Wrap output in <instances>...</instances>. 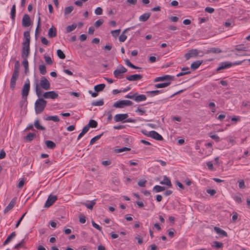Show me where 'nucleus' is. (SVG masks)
<instances>
[{
  "label": "nucleus",
  "instance_id": "obj_10",
  "mask_svg": "<svg viewBox=\"0 0 250 250\" xmlns=\"http://www.w3.org/2000/svg\"><path fill=\"white\" fill-rule=\"evenodd\" d=\"M232 66L231 62H224L220 63L217 68V71L227 69Z\"/></svg>",
  "mask_w": 250,
  "mask_h": 250
},
{
  "label": "nucleus",
  "instance_id": "obj_38",
  "mask_svg": "<svg viewBox=\"0 0 250 250\" xmlns=\"http://www.w3.org/2000/svg\"><path fill=\"white\" fill-rule=\"evenodd\" d=\"M162 90H155L152 91H146V93L148 94L151 95L152 96H156L158 95L160 93H162Z\"/></svg>",
  "mask_w": 250,
  "mask_h": 250
},
{
  "label": "nucleus",
  "instance_id": "obj_7",
  "mask_svg": "<svg viewBox=\"0 0 250 250\" xmlns=\"http://www.w3.org/2000/svg\"><path fill=\"white\" fill-rule=\"evenodd\" d=\"M57 199L56 195H49L44 204V207L46 208L50 207L56 201Z\"/></svg>",
  "mask_w": 250,
  "mask_h": 250
},
{
  "label": "nucleus",
  "instance_id": "obj_2",
  "mask_svg": "<svg viewBox=\"0 0 250 250\" xmlns=\"http://www.w3.org/2000/svg\"><path fill=\"white\" fill-rule=\"evenodd\" d=\"M47 102L42 98L39 97L35 103V111L36 114L41 113L44 110Z\"/></svg>",
  "mask_w": 250,
  "mask_h": 250
},
{
  "label": "nucleus",
  "instance_id": "obj_11",
  "mask_svg": "<svg viewBox=\"0 0 250 250\" xmlns=\"http://www.w3.org/2000/svg\"><path fill=\"white\" fill-rule=\"evenodd\" d=\"M198 55V52L197 49H192L189 50L187 53L185 55V57L186 60H189L190 58L197 56Z\"/></svg>",
  "mask_w": 250,
  "mask_h": 250
},
{
  "label": "nucleus",
  "instance_id": "obj_29",
  "mask_svg": "<svg viewBox=\"0 0 250 250\" xmlns=\"http://www.w3.org/2000/svg\"><path fill=\"white\" fill-rule=\"evenodd\" d=\"M45 145L47 148L53 149L56 147V144L52 141L47 140L45 141Z\"/></svg>",
  "mask_w": 250,
  "mask_h": 250
},
{
  "label": "nucleus",
  "instance_id": "obj_47",
  "mask_svg": "<svg viewBox=\"0 0 250 250\" xmlns=\"http://www.w3.org/2000/svg\"><path fill=\"white\" fill-rule=\"evenodd\" d=\"M24 239H22L20 243L14 246V249L19 250L21 248H23L24 246Z\"/></svg>",
  "mask_w": 250,
  "mask_h": 250
},
{
  "label": "nucleus",
  "instance_id": "obj_62",
  "mask_svg": "<svg viewBox=\"0 0 250 250\" xmlns=\"http://www.w3.org/2000/svg\"><path fill=\"white\" fill-rule=\"evenodd\" d=\"M206 164H207V166L208 168L210 170H213V166L212 162L211 161H208V162H207Z\"/></svg>",
  "mask_w": 250,
  "mask_h": 250
},
{
  "label": "nucleus",
  "instance_id": "obj_43",
  "mask_svg": "<svg viewBox=\"0 0 250 250\" xmlns=\"http://www.w3.org/2000/svg\"><path fill=\"white\" fill-rule=\"evenodd\" d=\"M10 14L11 16V19L13 20H15V15H16V6L15 5H13L11 9Z\"/></svg>",
  "mask_w": 250,
  "mask_h": 250
},
{
  "label": "nucleus",
  "instance_id": "obj_34",
  "mask_svg": "<svg viewBox=\"0 0 250 250\" xmlns=\"http://www.w3.org/2000/svg\"><path fill=\"white\" fill-rule=\"evenodd\" d=\"M20 63L18 61H17L14 65V70L13 73V74L19 75Z\"/></svg>",
  "mask_w": 250,
  "mask_h": 250
},
{
  "label": "nucleus",
  "instance_id": "obj_57",
  "mask_svg": "<svg viewBox=\"0 0 250 250\" xmlns=\"http://www.w3.org/2000/svg\"><path fill=\"white\" fill-rule=\"evenodd\" d=\"M95 14L97 15H101L103 14V9L102 8L98 7L95 10Z\"/></svg>",
  "mask_w": 250,
  "mask_h": 250
},
{
  "label": "nucleus",
  "instance_id": "obj_21",
  "mask_svg": "<svg viewBox=\"0 0 250 250\" xmlns=\"http://www.w3.org/2000/svg\"><path fill=\"white\" fill-rule=\"evenodd\" d=\"M191 73L188 67H183L181 69V71L176 75L177 77H181L187 74H189Z\"/></svg>",
  "mask_w": 250,
  "mask_h": 250
},
{
  "label": "nucleus",
  "instance_id": "obj_63",
  "mask_svg": "<svg viewBox=\"0 0 250 250\" xmlns=\"http://www.w3.org/2000/svg\"><path fill=\"white\" fill-rule=\"evenodd\" d=\"M124 34H125V33H123V34H122V35H121L120 36V37H119V41H120L121 42H125V41L126 40V38H127L126 36V35H125Z\"/></svg>",
  "mask_w": 250,
  "mask_h": 250
},
{
  "label": "nucleus",
  "instance_id": "obj_20",
  "mask_svg": "<svg viewBox=\"0 0 250 250\" xmlns=\"http://www.w3.org/2000/svg\"><path fill=\"white\" fill-rule=\"evenodd\" d=\"M160 183L162 185H165L168 188H171L172 187V184L170 180L167 176H164L163 180L161 181L160 182Z\"/></svg>",
  "mask_w": 250,
  "mask_h": 250
},
{
  "label": "nucleus",
  "instance_id": "obj_42",
  "mask_svg": "<svg viewBox=\"0 0 250 250\" xmlns=\"http://www.w3.org/2000/svg\"><path fill=\"white\" fill-rule=\"evenodd\" d=\"M102 135H103V133H102L100 135H97V136H95L94 137H93V138H92L90 142V145L94 144L97 141H98V140H99L100 139V138L101 137V136Z\"/></svg>",
  "mask_w": 250,
  "mask_h": 250
},
{
  "label": "nucleus",
  "instance_id": "obj_58",
  "mask_svg": "<svg viewBox=\"0 0 250 250\" xmlns=\"http://www.w3.org/2000/svg\"><path fill=\"white\" fill-rule=\"evenodd\" d=\"M120 32V30L117 29V30L112 31L111 32V33L114 37H117V36H119Z\"/></svg>",
  "mask_w": 250,
  "mask_h": 250
},
{
  "label": "nucleus",
  "instance_id": "obj_60",
  "mask_svg": "<svg viewBox=\"0 0 250 250\" xmlns=\"http://www.w3.org/2000/svg\"><path fill=\"white\" fill-rule=\"evenodd\" d=\"M246 47L242 45H236L235 47V49L238 51H246Z\"/></svg>",
  "mask_w": 250,
  "mask_h": 250
},
{
  "label": "nucleus",
  "instance_id": "obj_25",
  "mask_svg": "<svg viewBox=\"0 0 250 250\" xmlns=\"http://www.w3.org/2000/svg\"><path fill=\"white\" fill-rule=\"evenodd\" d=\"M150 16V13H145L144 14H143L140 16L139 21H146L149 19Z\"/></svg>",
  "mask_w": 250,
  "mask_h": 250
},
{
  "label": "nucleus",
  "instance_id": "obj_17",
  "mask_svg": "<svg viewBox=\"0 0 250 250\" xmlns=\"http://www.w3.org/2000/svg\"><path fill=\"white\" fill-rule=\"evenodd\" d=\"M22 24L24 27H28L30 25V19L29 16L25 14L22 19Z\"/></svg>",
  "mask_w": 250,
  "mask_h": 250
},
{
  "label": "nucleus",
  "instance_id": "obj_32",
  "mask_svg": "<svg viewBox=\"0 0 250 250\" xmlns=\"http://www.w3.org/2000/svg\"><path fill=\"white\" fill-rule=\"evenodd\" d=\"M166 189V188L164 187H162L159 185L155 186L153 188V190L155 192H159L162 191H164Z\"/></svg>",
  "mask_w": 250,
  "mask_h": 250
},
{
  "label": "nucleus",
  "instance_id": "obj_61",
  "mask_svg": "<svg viewBox=\"0 0 250 250\" xmlns=\"http://www.w3.org/2000/svg\"><path fill=\"white\" fill-rule=\"evenodd\" d=\"M92 225L94 228L97 229L99 231L102 230V228L98 224H97L94 221H92Z\"/></svg>",
  "mask_w": 250,
  "mask_h": 250
},
{
  "label": "nucleus",
  "instance_id": "obj_14",
  "mask_svg": "<svg viewBox=\"0 0 250 250\" xmlns=\"http://www.w3.org/2000/svg\"><path fill=\"white\" fill-rule=\"evenodd\" d=\"M21 57L23 59H27L29 53V46L22 45Z\"/></svg>",
  "mask_w": 250,
  "mask_h": 250
},
{
  "label": "nucleus",
  "instance_id": "obj_51",
  "mask_svg": "<svg viewBox=\"0 0 250 250\" xmlns=\"http://www.w3.org/2000/svg\"><path fill=\"white\" fill-rule=\"evenodd\" d=\"M40 25H41V18L40 17H39L38 20V24H37V26L36 31H35V37H37V35L38 34V30L40 27Z\"/></svg>",
  "mask_w": 250,
  "mask_h": 250
},
{
  "label": "nucleus",
  "instance_id": "obj_22",
  "mask_svg": "<svg viewBox=\"0 0 250 250\" xmlns=\"http://www.w3.org/2000/svg\"><path fill=\"white\" fill-rule=\"evenodd\" d=\"M214 230L217 234H219L221 237H227L228 235L227 233L225 230L221 229L218 227H215L214 228Z\"/></svg>",
  "mask_w": 250,
  "mask_h": 250
},
{
  "label": "nucleus",
  "instance_id": "obj_4",
  "mask_svg": "<svg viewBox=\"0 0 250 250\" xmlns=\"http://www.w3.org/2000/svg\"><path fill=\"white\" fill-rule=\"evenodd\" d=\"M127 69L122 65H119L113 72L114 77L117 79L121 78L124 73L126 72Z\"/></svg>",
  "mask_w": 250,
  "mask_h": 250
},
{
  "label": "nucleus",
  "instance_id": "obj_1",
  "mask_svg": "<svg viewBox=\"0 0 250 250\" xmlns=\"http://www.w3.org/2000/svg\"><path fill=\"white\" fill-rule=\"evenodd\" d=\"M36 87H35V91L37 96L38 97H40L42 94V91L41 88L40 87V86L44 90H48L50 88V84L47 79L44 77H42L40 82V84L38 83V81L36 80Z\"/></svg>",
  "mask_w": 250,
  "mask_h": 250
},
{
  "label": "nucleus",
  "instance_id": "obj_59",
  "mask_svg": "<svg viewBox=\"0 0 250 250\" xmlns=\"http://www.w3.org/2000/svg\"><path fill=\"white\" fill-rule=\"evenodd\" d=\"M24 183L25 180L24 179H21L17 185V187L19 188H21L23 187Z\"/></svg>",
  "mask_w": 250,
  "mask_h": 250
},
{
  "label": "nucleus",
  "instance_id": "obj_41",
  "mask_svg": "<svg viewBox=\"0 0 250 250\" xmlns=\"http://www.w3.org/2000/svg\"><path fill=\"white\" fill-rule=\"evenodd\" d=\"M40 72L42 75H45L46 73V66L44 64L40 65L39 66Z\"/></svg>",
  "mask_w": 250,
  "mask_h": 250
},
{
  "label": "nucleus",
  "instance_id": "obj_44",
  "mask_svg": "<svg viewBox=\"0 0 250 250\" xmlns=\"http://www.w3.org/2000/svg\"><path fill=\"white\" fill-rule=\"evenodd\" d=\"M57 54L58 57L61 59H64L65 58V55L61 49H58L57 51Z\"/></svg>",
  "mask_w": 250,
  "mask_h": 250
},
{
  "label": "nucleus",
  "instance_id": "obj_55",
  "mask_svg": "<svg viewBox=\"0 0 250 250\" xmlns=\"http://www.w3.org/2000/svg\"><path fill=\"white\" fill-rule=\"evenodd\" d=\"M104 22V20L103 19H99L98 20H97L95 22V26L96 27V28H98L99 27H100Z\"/></svg>",
  "mask_w": 250,
  "mask_h": 250
},
{
  "label": "nucleus",
  "instance_id": "obj_27",
  "mask_svg": "<svg viewBox=\"0 0 250 250\" xmlns=\"http://www.w3.org/2000/svg\"><path fill=\"white\" fill-rule=\"evenodd\" d=\"M202 62H201L200 61H197L195 62H193L191 64V68L193 70H195L197 69L200 65L202 64Z\"/></svg>",
  "mask_w": 250,
  "mask_h": 250
},
{
  "label": "nucleus",
  "instance_id": "obj_3",
  "mask_svg": "<svg viewBox=\"0 0 250 250\" xmlns=\"http://www.w3.org/2000/svg\"><path fill=\"white\" fill-rule=\"evenodd\" d=\"M30 88V81L29 80L27 79L26 80L21 90L22 98L25 101L26 100L27 97L29 94Z\"/></svg>",
  "mask_w": 250,
  "mask_h": 250
},
{
  "label": "nucleus",
  "instance_id": "obj_30",
  "mask_svg": "<svg viewBox=\"0 0 250 250\" xmlns=\"http://www.w3.org/2000/svg\"><path fill=\"white\" fill-rule=\"evenodd\" d=\"M34 126L37 129L39 130H44L45 129L44 127L40 125V121L38 119H37L35 121Z\"/></svg>",
  "mask_w": 250,
  "mask_h": 250
},
{
  "label": "nucleus",
  "instance_id": "obj_50",
  "mask_svg": "<svg viewBox=\"0 0 250 250\" xmlns=\"http://www.w3.org/2000/svg\"><path fill=\"white\" fill-rule=\"evenodd\" d=\"M45 61L47 64L52 65L53 62L51 58L48 56H44V57Z\"/></svg>",
  "mask_w": 250,
  "mask_h": 250
},
{
  "label": "nucleus",
  "instance_id": "obj_26",
  "mask_svg": "<svg viewBox=\"0 0 250 250\" xmlns=\"http://www.w3.org/2000/svg\"><path fill=\"white\" fill-rule=\"evenodd\" d=\"M36 134L34 133H29L24 137V139L27 142H31L36 137Z\"/></svg>",
  "mask_w": 250,
  "mask_h": 250
},
{
  "label": "nucleus",
  "instance_id": "obj_64",
  "mask_svg": "<svg viewBox=\"0 0 250 250\" xmlns=\"http://www.w3.org/2000/svg\"><path fill=\"white\" fill-rule=\"evenodd\" d=\"M23 60L22 62V64L24 67V69H27L28 67V62L27 59H23Z\"/></svg>",
  "mask_w": 250,
  "mask_h": 250
},
{
  "label": "nucleus",
  "instance_id": "obj_54",
  "mask_svg": "<svg viewBox=\"0 0 250 250\" xmlns=\"http://www.w3.org/2000/svg\"><path fill=\"white\" fill-rule=\"evenodd\" d=\"M146 181L145 179H141L138 182V185L141 187H145Z\"/></svg>",
  "mask_w": 250,
  "mask_h": 250
},
{
  "label": "nucleus",
  "instance_id": "obj_19",
  "mask_svg": "<svg viewBox=\"0 0 250 250\" xmlns=\"http://www.w3.org/2000/svg\"><path fill=\"white\" fill-rule=\"evenodd\" d=\"M146 99V97L145 95L141 94L139 95L137 93H135L134 101L137 103L145 101Z\"/></svg>",
  "mask_w": 250,
  "mask_h": 250
},
{
  "label": "nucleus",
  "instance_id": "obj_46",
  "mask_svg": "<svg viewBox=\"0 0 250 250\" xmlns=\"http://www.w3.org/2000/svg\"><path fill=\"white\" fill-rule=\"evenodd\" d=\"M209 52L212 53L218 54L222 52L221 50L218 47H213L210 49Z\"/></svg>",
  "mask_w": 250,
  "mask_h": 250
},
{
  "label": "nucleus",
  "instance_id": "obj_15",
  "mask_svg": "<svg viewBox=\"0 0 250 250\" xmlns=\"http://www.w3.org/2000/svg\"><path fill=\"white\" fill-rule=\"evenodd\" d=\"M19 77V75L16 74H12V77L10 80V88L12 90L15 88L16 81Z\"/></svg>",
  "mask_w": 250,
  "mask_h": 250
},
{
  "label": "nucleus",
  "instance_id": "obj_18",
  "mask_svg": "<svg viewBox=\"0 0 250 250\" xmlns=\"http://www.w3.org/2000/svg\"><path fill=\"white\" fill-rule=\"evenodd\" d=\"M16 198H13L12 199V200L10 201L9 204L8 205V206L5 208L4 210V213H6L8 211H9L11 209L13 208L14 207V206L16 204Z\"/></svg>",
  "mask_w": 250,
  "mask_h": 250
},
{
  "label": "nucleus",
  "instance_id": "obj_40",
  "mask_svg": "<svg viewBox=\"0 0 250 250\" xmlns=\"http://www.w3.org/2000/svg\"><path fill=\"white\" fill-rule=\"evenodd\" d=\"M76 27H77V24L75 23H74L72 25L67 26L66 28V32L69 33V32H70L73 31L75 29Z\"/></svg>",
  "mask_w": 250,
  "mask_h": 250
},
{
  "label": "nucleus",
  "instance_id": "obj_48",
  "mask_svg": "<svg viewBox=\"0 0 250 250\" xmlns=\"http://www.w3.org/2000/svg\"><path fill=\"white\" fill-rule=\"evenodd\" d=\"M209 136L212 139L214 140L216 142H218L220 141V138L218 136L212 134L211 133L208 134Z\"/></svg>",
  "mask_w": 250,
  "mask_h": 250
},
{
  "label": "nucleus",
  "instance_id": "obj_37",
  "mask_svg": "<svg viewBox=\"0 0 250 250\" xmlns=\"http://www.w3.org/2000/svg\"><path fill=\"white\" fill-rule=\"evenodd\" d=\"M87 125L89 128H96L98 125V123L94 120H90Z\"/></svg>",
  "mask_w": 250,
  "mask_h": 250
},
{
  "label": "nucleus",
  "instance_id": "obj_8",
  "mask_svg": "<svg viewBox=\"0 0 250 250\" xmlns=\"http://www.w3.org/2000/svg\"><path fill=\"white\" fill-rule=\"evenodd\" d=\"M148 136L153 139L158 141H161L163 139L162 136L155 131H149Z\"/></svg>",
  "mask_w": 250,
  "mask_h": 250
},
{
  "label": "nucleus",
  "instance_id": "obj_45",
  "mask_svg": "<svg viewBox=\"0 0 250 250\" xmlns=\"http://www.w3.org/2000/svg\"><path fill=\"white\" fill-rule=\"evenodd\" d=\"M104 101L103 99L99 101H94L92 103V105L93 106H102L104 104Z\"/></svg>",
  "mask_w": 250,
  "mask_h": 250
},
{
  "label": "nucleus",
  "instance_id": "obj_36",
  "mask_svg": "<svg viewBox=\"0 0 250 250\" xmlns=\"http://www.w3.org/2000/svg\"><path fill=\"white\" fill-rule=\"evenodd\" d=\"M96 202L95 200H92L88 203H84V206L88 209H92L93 208V206L95 205Z\"/></svg>",
  "mask_w": 250,
  "mask_h": 250
},
{
  "label": "nucleus",
  "instance_id": "obj_31",
  "mask_svg": "<svg viewBox=\"0 0 250 250\" xmlns=\"http://www.w3.org/2000/svg\"><path fill=\"white\" fill-rule=\"evenodd\" d=\"M46 121H53L55 122H59L60 121V119L57 116H49L47 117L45 119Z\"/></svg>",
  "mask_w": 250,
  "mask_h": 250
},
{
  "label": "nucleus",
  "instance_id": "obj_28",
  "mask_svg": "<svg viewBox=\"0 0 250 250\" xmlns=\"http://www.w3.org/2000/svg\"><path fill=\"white\" fill-rule=\"evenodd\" d=\"M16 236L15 232H12L6 239L5 241L3 242V245L5 246L7 245L12 239Z\"/></svg>",
  "mask_w": 250,
  "mask_h": 250
},
{
  "label": "nucleus",
  "instance_id": "obj_52",
  "mask_svg": "<svg viewBox=\"0 0 250 250\" xmlns=\"http://www.w3.org/2000/svg\"><path fill=\"white\" fill-rule=\"evenodd\" d=\"M135 112L138 113L140 115H143L145 113L146 110L143 108L138 107L135 110Z\"/></svg>",
  "mask_w": 250,
  "mask_h": 250
},
{
  "label": "nucleus",
  "instance_id": "obj_9",
  "mask_svg": "<svg viewBox=\"0 0 250 250\" xmlns=\"http://www.w3.org/2000/svg\"><path fill=\"white\" fill-rule=\"evenodd\" d=\"M30 33L29 31H25L23 33V41L22 45H28L30 44Z\"/></svg>",
  "mask_w": 250,
  "mask_h": 250
},
{
  "label": "nucleus",
  "instance_id": "obj_56",
  "mask_svg": "<svg viewBox=\"0 0 250 250\" xmlns=\"http://www.w3.org/2000/svg\"><path fill=\"white\" fill-rule=\"evenodd\" d=\"M79 221L82 224H84V223H85V222H86V218H85V216L83 214H81L80 215V216H79Z\"/></svg>",
  "mask_w": 250,
  "mask_h": 250
},
{
  "label": "nucleus",
  "instance_id": "obj_6",
  "mask_svg": "<svg viewBox=\"0 0 250 250\" xmlns=\"http://www.w3.org/2000/svg\"><path fill=\"white\" fill-rule=\"evenodd\" d=\"M58 97V94L55 91L45 92L42 95V98H43V99H50L52 100H54L57 99Z\"/></svg>",
  "mask_w": 250,
  "mask_h": 250
},
{
  "label": "nucleus",
  "instance_id": "obj_16",
  "mask_svg": "<svg viewBox=\"0 0 250 250\" xmlns=\"http://www.w3.org/2000/svg\"><path fill=\"white\" fill-rule=\"evenodd\" d=\"M128 117L127 114H118L114 116V120L116 122L124 121Z\"/></svg>",
  "mask_w": 250,
  "mask_h": 250
},
{
  "label": "nucleus",
  "instance_id": "obj_5",
  "mask_svg": "<svg viewBox=\"0 0 250 250\" xmlns=\"http://www.w3.org/2000/svg\"><path fill=\"white\" fill-rule=\"evenodd\" d=\"M133 104V103L129 100H120L116 102L113 106L116 108H122L125 106H131Z\"/></svg>",
  "mask_w": 250,
  "mask_h": 250
},
{
  "label": "nucleus",
  "instance_id": "obj_33",
  "mask_svg": "<svg viewBox=\"0 0 250 250\" xmlns=\"http://www.w3.org/2000/svg\"><path fill=\"white\" fill-rule=\"evenodd\" d=\"M105 85L104 83H101L96 85L94 86V90L96 92L102 91L105 87Z\"/></svg>",
  "mask_w": 250,
  "mask_h": 250
},
{
  "label": "nucleus",
  "instance_id": "obj_39",
  "mask_svg": "<svg viewBox=\"0 0 250 250\" xmlns=\"http://www.w3.org/2000/svg\"><path fill=\"white\" fill-rule=\"evenodd\" d=\"M223 243L219 242L218 241H214L213 242L212 247L213 248L218 249L222 248L223 247Z\"/></svg>",
  "mask_w": 250,
  "mask_h": 250
},
{
  "label": "nucleus",
  "instance_id": "obj_49",
  "mask_svg": "<svg viewBox=\"0 0 250 250\" xmlns=\"http://www.w3.org/2000/svg\"><path fill=\"white\" fill-rule=\"evenodd\" d=\"M73 10V7L72 6H68L65 8L64 14L65 15H68L70 14Z\"/></svg>",
  "mask_w": 250,
  "mask_h": 250
},
{
  "label": "nucleus",
  "instance_id": "obj_24",
  "mask_svg": "<svg viewBox=\"0 0 250 250\" xmlns=\"http://www.w3.org/2000/svg\"><path fill=\"white\" fill-rule=\"evenodd\" d=\"M170 83H171V82L170 81H168L167 82L163 83H157V84H156L154 85V87L155 88H163V87H167V86L169 85L170 84Z\"/></svg>",
  "mask_w": 250,
  "mask_h": 250
},
{
  "label": "nucleus",
  "instance_id": "obj_53",
  "mask_svg": "<svg viewBox=\"0 0 250 250\" xmlns=\"http://www.w3.org/2000/svg\"><path fill=\"white\" fill-rule=\"evenodd\" d=\"M130 150V148H129L128 147H122V148H121L117 149L116 150V151L117 153H121V152H123L124 151H129Z\"/></svg>",
  "mask_w": 250,
  "mask_h": 250
},
{
  "label": "nucleus",
  "instance_id": "obj_12",
  "mask_svg": "<svg viewBox=\"0 0 250 250\" xmlns=\"http://www.w3.org/2000/svg\"><path fill=\"white\" fill-rule=\"evenodd\" d=\"M142 75L140 74H133L126 77V79L129 81H137L140 80L142 78Z\"/></svg>",
  "mask_w": 250,
  "mask_h": 250
},
{
  "label": "nucleus",
  "instance_id": "obj_23",
  "mask_svg": "<svg viewBox=\"0 0 250 250\" xmlns=\"http://www.w3.org/2000/svg\"><path fill=\"white\" fill-rule=\"evenodd\" d=\"M48 36L49 38H52L57 36V30L54 27H51L48 32Z\"/></svg>",
  "mask_w": 250,
  "mask_h": 250
},
{
  "label": "nucleus",
  "instance_id": "obj_13",
  "mask_svg": "<svg viewBox=\"0 0 250 250\" xmlns=\"http://www.w3.org/2000/svg\"><path fill=\"white\" fill-rule=\"evenodd\" d=\"M172 80V77L170 75H166L161 77H156L154 80V82H162L164 81H168L170 82V80Z\"/></svg>",
  "mask_w": 250,
  "mask_h": 250
},
{
  "label": "nucleus",
  "instance_id": "obj_35",
  "mask_svg": "<svg viewBox=\"0 0 250 250\" xmlns=\"http://www.w3.org/2000/svg\"><path fill=\"white\" fill-rule=\"evenodd\" d=\"M125 62L126 65H127L128 66L133 68V69H141V68L140 67H139L138 66H136L133 64L128 59H125Z\"/></svg>",
  "mask_w": 250,
  "mask_h": 250
}]
</instances>
